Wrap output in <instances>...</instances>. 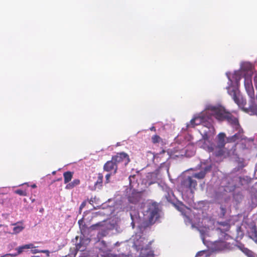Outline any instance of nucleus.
Instances as JSON below:
<instances>
[{
	"mask_svg": "<svg viewBox=\"0 0 257 257\" xmlns=\"http://www.w3.org/2000/svg\"><path fill=\"white\" fill-rule=\"evenodd\" d=\"M31 252L33 253H39V252H43L46 253L47 254V256H49V251L48 250H39L36 248V246H35V248L31 249Z\"/></svg>",
	"mask_w": 257,
	"mask_h": 257,
	"instance_id": "nucleus-21",
	"label": "nucleus"
},
{
	"mask_svg": "<svg viewBox=\"0 0 257 257\" xmlns=\"http://www.w3.org/2000/svg\"><path fill=\"white\" fill-rule=\"evenodd\" d=\"M74 173L71 171H67L63 173L64 182L65 184H68L70 182L73 178Z\"/></svg>",
	"mask_w": 257,
	"mask_h": 257,
	"instance_id": "nucleus-19",
	"label": "nucleus"
},
{
	"mask_svg": "<svg viewBox=\"0 0 257 257\" xmlns=\"http://www.w3.org/2000/svg\"><path fill=\"white\" fill-rule=\"evenodd\" d=\"M222 225H223V226L224 227V228H217V230H219L222 233H224V232H225L226 231H228L229 230V228H230V225L227 223H221Z\"/></svg>",
	"mask_w": 257,
	"mask_h": 257,
	"instance_id": "nucleus-22",
	"label": "nucleus"
},
{
	"mask_svg": "<svg viewBox=\"0 0 257 257\" xmlns=\"http://www.w3.org/2000/svg\"><path fill=\"white\" fill-rule=\"evenodd\" d=\"M227 89L228 93L232 97L235 103L239 106L244 104L243 99L237 89L231 86L228 87Z\"/></svg>",
	"mask_w": 257,
	"mask_h": 257,
	"instance_id": "nucleus-4",
	"label": "nucleus"
},
{
	"mask_svg": "<svg viewBox=\"0 0 257 257\" xmlns=\"http://www.w3.org/2000/svg\"><path fill=\"white\" fill-rule=\"evenodd\" d=\"M255 113L257 115V109L255 110Z\"/></svg>",
	"mask_w": 257,
	"mask_h": 257,
	"instance_id": "nucleus-36",
	"label": "nucleus"
},
{
	"mask_svg": "<svg viewBox=\"0 0 257 257\" xmlns=\"http://www.w3.org/2000/svg\"><path fill=\"white\" fill-rule=\"evenodd\" d=\"M34 248H35L34 245L33 243H29L17 247L16 250L17 251V254H20L24 251H26L27 249H33Z\"/></svg>",
	"mask_w": 257,
	"mask_h": 257,
	"instance_id": "nucleus-14",
	"label": "nucleus"
},
{
	"mask_svg": "<svg viewBox=\"0 0 257 257\" xmlns=\"http://www.w3.org/2000/svg\"><path fill=\"white\" fill-rule=\"evenodd\" d=\"M212 151L211 152L213 153V155L215 157H219L222 156L225 152H224V148H221L220 147H218L216 146H212Z\"/></svg>",
	"mask_w": 257,
	"mask_h": 257,
	"instance_id": "nucleus-15",
	"label": "nucleus"
},
{
	"mask_svg": "<svg viewBox=\"0 0 257 257\" xmlns=\"http://www.w3.org/2000/svg\"><path fill=\"white\" fill-rule=\"evenodd\" d=\"M225 145V141L217 140V145H216V146L220 147L221 148H224Z\"/></svg>",
	"mask_w": 257,
	"mask_h": 257,
	"instance_id": "nucleus-26",
	"label": "nucleus"
},
{
	"mask_svg": "<svg viewBox=\"0 0 257 257\" xmlns=\"http://www.w3.org/2000/svg\"><path fill=\"white\" fill-rule=\"evenodd\" d=\"M253 230H254V237L257 238V231L255 228H253Z\"/></svg>",
	"mask_w": 257,
	"mask_h": 257,
	"instance_id": "nucleus-31",
	"label": "nucleus"
},
{
	"mask_svg": "<svg viewBox=\"0 0 257 257\" xmlns=\"http://www.w3.org/2000/svg\"><path fill=\"white\" fill-rule=\"evenodd\" d=\"M165 152V151L163 150L161 152H160V154H162V153H164Z\"/></svg>",
	"mask_w": 257,
	"mask_h": 257,
	"instance_id": "nucleus-35",
	"label": "nucleus"
},
{
	"mask_svg": "<svg viewBox=\"0 0 257 257\" xmlns=\"http://www.w3.org/2000/svg\"><path fill=\"white\" fill-rule=\"evenodd\" d=\"M199 144L200 147L206 150L209 153L212 151V144L209 141L208 137L207 135L203 136V139L200 140Z\"/></svg>",
	"mask_w": 257,
	"mask_h": 257,
	"instance_id": "nucleus-7",
	"label": "nucleus"
},
{
	"mask_svg": "<svg viewBox=\"0 0 257 257\" xmlns=\"http://www.w3.org/2000/svg\"><path fill=\"white\" fill-rule=\"evenodd\" d=\"M100 243L104 246H106V243L104 240L101 241Z\"/></svg>",
	"mask_w": 257,
	"mask_h": 257,
	"instance_id": "nucleus-32",
	"label": "nucleus"
},
{
	"mask_svg": "<svg viewBox=\"0 0 257 257\" xmlns=\"http://www.w3.org/2000/svg\"><path fill=\"white\" fill-rule=\"evenodd\" d=\"M85 241L89 242L87 239H80V241L78 243L75 245V247L74 248L73 252L71 253V255L75 256L78 251H84L86 248V245L85 243Z\"/></svg>",
	"mask_w": 257,
	"mask_h": 257,
	"instance_id": "nucleus-8",
	"label": "nucleus"
},
{
	"mask_svg": "<svg viewBox=\"0 0 257 257\" xmlns=\"http://www.w3.org/2000/svg\"><path fill=\"white\" fill-rule=\"evenodd\" d=\"M3 226L2 224H0V227H2Z\"/></svg>",
	"mask_w": 257,
	"mask_h": 257,
	"instance_id": "nucleus-39",
	"label": "nucleus"
},
{
	"mask_svg": "<svg viewBox=\"0 0 257 257\" xmlns=\"http://www.w3.org/2000/svg\"><path fill=\"white\" fill-rule=\"evenodd\" d=\"M31 187H32L33 188H35L37 186H36V184H33L32 185H31Z\"/></svg>",
	"mask_w": 257,
	"mask_h": 257,
	"instance_id": "nucleus-34",
	"label": "nucleus"
},
{
	"mask_svg": "<svg viewBox=\"0 0 257 257\" xmlns=\"http://www.w3.org/2000/svg\"><path fill=\"white\" fill-rule=\"evenodd\" d=\"M162 141V139L158 135H155L152 137V142L153 144H156Z\"/></svg>",
	"mask_w": 257,
	"mask_h": 257,
	"instance_id": "nucleus-24",
	"label": "nucleus"
},
{
	"mask_svg": "<svg viewBox=\"0 0 257 257\" xmlns=\"http://www.w3.org/2000/svg\"><path fill=\"white\" fill-rule=\"evenodd\" d=\"M111 158L118 167L119 165L125 167L130 161L129 156L124 152L117 153L116 155L112 156Z\"/></svg>",
	"mask_w": 257,
	"mask_h": 257,
	"instance_id": "nucleus-3",
	"label": "nucleus"
},
{
	"mask_svg": "<svg viewBox=\"0 0 257 257\" xmlns=\"http://www.w3.org/2000/svg\"><path fill=\"white\" fill-rule=\"evenodd\" d=\"M111 174H112V173H109L106 175V176H105V179H106L105 183H108L109 182V179H110V177Z\"/></svg>",
	"mask_w": 257,
	"mask_h": 257,
	"instance_id": "nucleus-28",
	"label": "nucleus"
},
{
	"mask_svg": "<svg viewBox=\"0 0 257 257\" xmlns=\"http://www.w3.org/2000/svg\"><path fill=\"white\" fill-rule=\"evenodd\" d=\"M118 167L115 162L111 159L110 161H108L104 164L103 170L105 171L115 174L117 172Z\"/></svg>",
	"mask_w": 257,
	"mask_h": 257,
	"instance_id": "nucleus-6",
	"label": "nucleus"
},
{
	"mask_svg": "<svg viewBox=\"0 0 257 257\" xmlns=\"http://www.w3.org/2000/svg\"><path fill=\"white\" fill-rule=\"evenodd\" d=\"M244 167V165H243L241 166V167Z\"/></svg>",
	"mask_w": 257,
	"mask_h": 257,
	"instance_id": "nucleus-38",
	"label": "nucleus"
},
{
	"mask_svg": "<svg viewBox=\"0 0 257 257\" xmlns=\"http://www.w3.org/2000/svg\"><path fill=\"white\" fill-rule=\"evenodd\" d=\"M183 185L191 190L195 189L197 185L196 181L193 179L191 177H188L186 179L183 181Z\"/></svg>",
	"mask_w": 257,
	"mask_h": 257,
	"instance_id": "nucleus-9",
	"label": "nucleus"
},
{
	"mask_svg": "<svg viewBox=\"0 0 257 257\" xmlns=\"http://www.w3.org/2000/svg\"><path fill=\"white\" fill-rule=\"evenodd\" d=\"M244 83L245 90L248 96L251 98H254V91L252 85L251 77L250 76H245L244 77Z\"/></svg>",
	"mask_w": 257,
	"mask_h": 257,
	"instance_id": "nucleus-5",
	"label": "nucleus"
},
{
	"mask_svg": "<svg viewBox=\"0 0 257 257\" xmlns=\"http://www.w3.org/2000/svg\"><path fill=\"white\" fill-rule=\"evenodd\" d=\"M232 126L236 131H237V133L235 134L234 135H233L232 137L229 138L228 139L230 142H234L242 138L243 130L240 127V126L239 124V126L238 128L235 127L234 126Z\"/></svg>",
	"mask_w": 257,
	"mask_h": 257,
	"instance_id": "nucleus-11",
	"label": "nucleus"
},
{
	"mask_svg": "<svg viewBox=\"0 0 257 257\" xmlns=\"http://www.w3.org/2000/svg\"><path fill=\"white\" fill-rule=\"evenodd\" d=\"M225 135L223 133H219L217 136V140L225 141Z\"/></svg>",
	"mask_w": 257,
	"mask_h": 257,
	"instance_id": "nucleus-27",
	"label": "nucleus"
},
{
	"mask_svg": "<svg viewBox=\"0 0 257 257\" xmlns=\"http://www.w3.org/2000/svg\"><path fill=\"white\" fill-rule=\"evenodd\" d=\"M103 175L102 173H98L97 176V179L96 182L94 184V190L97 189H100L102 186Z\"/></svg>",
	"mask_w": 257,
	"mask_h": 257,
	"instance_id": "nucleus-18",
	"label": "nucleus"
},
{
	"mask_svg": "<svg viewBox=\"0 0 257 257\" xmlns=\"http://www.w3.org/2000/svg\"><path fill=\"white\" fill-rule=\"evenodd\" d=\"M15 193L20 196H26L27 195L26 191L22 189H17L15 191Z\"/></svg>",
	"mask_w": 257,
	"mask_h": 257,
	"instance_id": "nucleus-25",
	"label": "nucleus"
},
{
	"mask_svg": "<svg viewBox=\"0 0 257 257\" xmlns=\"http://www.w3.org/2000/svg\"><path fill=\"white\" fill-rule=\"evenodd\" d=\"M159 205L156 202L150 203L144 214V220L142 225L144 227H149L154 224L160 217Z\"/></svg>",
	"mask_w": 257,
	"mask_h": 257,
	"instance_id": "nucleus-1",
	"label": "nucleus"
},
{
	"mask_svg": "<svg viewBox=\"0 0 257 257\" xmlns=\"http://www.w3.org/2000/svg\"><path fill=\"white\" fill-rule=\"evenodd\" d=\"M228 244L225 241L220 240L216 241L214 244V249L215 250H222L227 248Z\"/></svg>",
	"mask_w": 257,
	"mask_h": 257,
	"instance_id": "nucleus-13",
	"label": "nucleus"
},
{
	"mask_svg": "<svg viewBox=\"0 0 257 257\" xmlns=\"http://www.w3.org/2000/svg\"><path fill=\"white\" fill-rule=\"evenodd\" d=\"M32 257H40V256H33Z\"/></svg>",
	"mask_w": 257,
	"mask_h": 257,
	"instance_id": "nucleus-37",
	"label": "nucleus"
},
{
	"mask_svg": "<svg viewBox=\"0 0 257 257\" xmlns=\"http://www.w3.org/2000/svg\"><path fill=\"white\" fill-rule=\"evenodd\" d=\"M211 166H207L204 168L203 170H201L200 172L197 173H195L193 175V177L194 178L201 179L205 177L206 174L207 172L211 171Z\"/></svg>",
	"mask_w": 257,
	"mask_h": 257,
	"instance_id": "nucleus-12",
	"label": "nucleus"
},
{
	"mask_svg": "<svg viewBox=\"0 0 257 257\" xmlns=\"http://www.w3.org/2000/svg\"><path fill=\"white\" fill-rule=\"evenodd\" d=\"M202 121L201 117L199 116L195 117L192 118L189 124H187V127H194L195 126L200 124Z\"/></svg>",
	"mask_w": 257,
	"mask_h": 257,
	"instance_id": "nucleus-16",
	"label": "nucleus"
},
{
	"mask_svg": "<svg viewBox=\"0 0 257 257\" xmlns=\"http://www.w3.org/2000/svg\"><path fill=\"white\" fill-rule=\"evenodd\" d=\"M15 226L13 228V233L17 234L21 232L25 228L23 222H18L12 224Z\"/></svg>",
	"mask_w": 257,
	"mask_h": 257,
	"instance_id": "nucleus-17",
	"label": "nucleus"
},
{
	"mask_svg": "<svg viewBox=\"0 0 257 257\" xmlns=\"http://www.w3.org/2000/svg\"><path fill=\"white\" fill-rule=\"evenodd\" d=\"M135 178V175H133V176H130L129 177V179H130V185L132 183V178Z\"/></svg>",
	"mask_w": 257,
	"mask_h": 257,
	"instance_id": "nucleus-29",
	"label": "nucleus"
},
{
	"mask_svg": "<svg viewBox=\"0 0 257 257\" xmlns=\"http://www.w3.org/2000/svg\"><path fill=\"white\" fill-rule=\"evenodd\" d=\"M141 194L140 192H133L127 197L129 202L133 204L138 203L141 199Z\"/></svg>",
	"mask_w": 257,
	"mask_h": 257,
	"instance_id": "nucleus-10",
	"label": "nucleus"
},
{
	"mask_svg": "<svg viewBox=\"0 0 257 257\" xmlns=\"http://www.w3.org/2000/svg\"><path fill=\"white\" fill-rule=\"evenodd\" d=\"M214 116L219 121L226 120L231 126H234L238 128L239 122L238 119L233 116L230 112L226 111L223 107H217L214 108Z\"/></svg>",
	"mask_w": 257,
	"mask_h": 257,
	"instance_id": "nucleus-2",
	"label": "nucleus"
},
{
	"mask_svg": "<svg viewBox=\"0 0 257 257\" xmlns=\"http://www.w3.org/2000/svg\"><path fill=\"white\" fill-rule=\"evenodd\" d=\"M85 205V203L84 202H82L80 206V209H82L83 208Z\"/></svg>",
	"mask_w": 257,
	"mask_h": 257,
	"instance_id": "nucleus-30",
	"label": "nucleus"
},
{
	"mask_svg": "<svg viewBox=\"0 0 257 257\" xmlns=\"http://www.w3.org/2000/svg\"><path fill=\"white\" fill-rule=\"evenodd\" d=\"M175 207L180 212H183L185 210V206L181 202L175 204Z\"/></svg>",
	"mask_w": 257,
	"mask_h": 257,
	"instance_id": "nucleus-23",
	"label": "nucleus"
},
{
	"mask_svg": "<svg viewBox=\"0 0 257 257\" xmlns=\"http://www.w3.org/2000/svg\"><path fill=\"white\" fill-rule=\"evenodd\" d=\"M80 183V181L78 179H76L73 180L72 182L68 183L65 189L68 190H71L76 187V186H78Z\"/></svg>",
	"mask_w": 257,
	"mask_h": 257,
	"instance_id": "nucleus-20",
	"label": "nucleus"
},
{
	"mask_svg": "<svg viewBox=\"0 0 257 257\" xmlns=\"http://www.w3.org/2000/svg\"><path fill=\"white\" fill-rule=\"evenodd\" d=\"M150 130L151 131H156V128L154 126H152V127H151Z\"/></svg>",
	"mask_w": 257,
	"mask_h": 257,
	"instance_id": "nucleus-33",
	"label": "nucleus"
}]
</instances>
